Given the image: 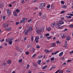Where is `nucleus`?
<instances>
[{
  "instance_id": "b1692460",
  "label": "nucleus",
  "mask_w": 73,
  "mask_h": 73,
  "mask_svg": "<svg viewBox=\"0 0 73 73\" xmlns=\"http://www.w3.org/2000/svg\"><path fill=\"white\" fill-rule=\"evenodd\" d=\"M66 71L67 72H71V70L70 69H67L66 70Z\"/></svg>"
},
{
  "instance_id": "393cba45",
  "label": "nucleus",
  "mask_w": 73,
  "mask_h": 73,
  "mask_svg": "<svg viewBox=\"0 0 73 73\" xmlns=\"http://www.w3.org/2000/svg\"><path fill=\"white\" fill-rule=\"evenodd\" d=\"M66 18H67V19H71V18H72V17H71V16H66Z\"/></svg>"
},
{
  "instance_id": "9b49d317",
  "label": "nucleus",
  "mask_w": 73,
  "mask_h": 73,
  "mask_svg": "<svg viewBox=\"0 0 73 73\" xmlns=\"http://www.w3.org/2000/svg\"><path fill=\"white\" fill-rule=\"evenodd\" d=\"M25 21L24 20V19H22L20 22V23H25Z\"/></svg>"
},
{
  "instance_id": "f704fd0d",
  "label": "nucleus",
  "mask_w": 73,
  "mask_h": 73,
  "mask_svg": "<svg viewBox=\"0 0 73 73\" xmlns=\"http://www.w3.org/2000/svg\"><path fill=\"white\" fill-rule=\"evenodd\" d=\"M16 11L17 12V13H19L20 11V10H19V9H17L16 10Z\"/></svg>"
},
{
  "instance_id": "2eb2a0df",
  "label": "nucleus",
  "mask_w": 73,
  "mask_h": 73,
  "mask_svg": "<svg viewBox=\"0 0 73 73\" xmlns=\"http://www.w3.org/2000/svg\"><path fill=\"white\" fill-rule=\"evenodd\" d=\"M41 60H39L37 61L38 64L39 65H40V64H41Z\"/></svg>"
},
{
  "instance_id": "e433bc0d",
  "label": "nucleus",
  "mask_w": 73,
  "mask_h": 73,
  "mask_svg": "<svg viewBox=\"0 0 73 73\" xmlns=\"http://www.w3.org/2000/svg\"><path fill=\"white\" fill-rule=\"evenodd\" d=\"M64 47V48H67V47H68V44H65Z\"/></svg>"
},
{
  "instance_id": "2f4dec72",
  "label": "nucleus",
  "mask_w": 73,
  "mask_h": 73,
  "mask_svg": "<svg viewBox=\"0 0 73 73\" xmlns=\"http://www.w3.org/2000/svg\"><path fill=\"white\" fill-rule=\"evenodd\" d=\"M31 46H32V45H28L27 46V47L28 48H30V47H31Z\"/></svg>"
},
{
  "instance_id": "de8ad7c7",
  "label": "nucleus",
  "mask_w": 73,
  "mask_h": 73,
  "mask_svg": "<svg viewBox=\"0 0 73 73\" xmlns=\"http://www.w3.org/2000/svg\"><path fill=\"white\" fill-rule=\"evenodd\" d=\"M5 41L4 39H2L1 40L0 42H3V41Z\"/></svg>"
},
{
  "instance_id": "4c0bfd02",
  "label": "nucleus",
  "mask_w": 73,
  "mask_h": 73,
  "mask_svg": "<svg viewBox=\"0 0 73 73\" xmlns=\"http://www.w3.org/2000/svg\"><path fill=\"white\" fill-rule=\"evenodd\" d=\"M49 36V33H47L45 35V36L47 37H48V36Z\"/></svg>"
},
{
  "instance_id": "49530a36",
  "label": "nucleus",
  "mask_w": 73,
  "mask_h": 73,
  "mask_svg": "<svg viewBox=\"0 0 73 73\" xmlns=\"http://www.w3.org/2000/svg\"><path fill=\"white\" fill-rule=\"evenodd\" d=\"M3 20H5V19H6V17L5 16H4L3 17Z\"/></svg>"
},
{
  "instance_id": "4468645a",
  "label": "nucleus",
  "mask_w": 73,
  "mask_h": 73,
  "mask_svg": "<svg viewBox=\"0 0 73 73\" xmlns=\"http://www.w3.org/2000/svg\"><path fill=\"white\" fill-rule=\"evenodd\" d=\"M63 54H64V53L63 52H60L59 55V57H61V56H62L63 55Z\"/></svg>"
},
{
  "instance_id": "7c9ffc66",
  "label": "nucleus",
  "mask_w": 73,
  "mask_h": 73,
  "mask_svg": "<svg viewBox=\"0 0 73 73\" xmlns=\"http://www.w3.org/2000/svg\"><path fill=\"white\" fill-rule=\"evenodd\" d=\"M9 43L10 45H11V44H12V41L11 40H9Z\"/></svg>"
},
{
  "instance_id": "79ce46f5",
  "label": "nucleus",
  "mask_w": 73,
  "mask_h": 73,
  "mask_svg": "<svg viewBox=\"0 0 73 73\" xmlns=\"http://www.w3.org/2000/svg\"><path fill=\"white\" fill-rule=\"evenodd\" d=\"M20 24V22H17L16 23L15 25H19Z\"/></svg>"
},
{
  "instance_id": "412c9836",
  "label": "nucleus",
  "mask_w": 73,
  "mask_h": 73,
  "mask_svg": "<svg viewBox=\"0 0 73 73\" xmlns=\"http://www.w3.org/2000/svg\"><path fill=\"white\" fill-rule=\"evenodd\" d=\"M48 66H44L42 68V69H45L47 68Z\"/></svg>"
},
{
  "instance_id": "f03ea898",
  "label": "nucleus",
  "mask_w": 73,
  "mask_h": 73,
  "mask_svg": "<svg viewBox=\"0 0 73 73\" xmlns=\"http://www.w3.org/2000/svg\"><path fill=\"white\" fill-rule=\"evenodd\" d=\"M45 6H46L45 3H41L39 5L40 9H44Z\"/></svg>"
},
{
  "instance_id": "c9c22d12",
  "label": "nucleus",
  "mask_w": 73,
  "mask_h": 73,
  "mask_svg": "<svg viewBox=\"0 0 73 73\" xmlns=\"http://www.w3.org/2000/svg\"><path fill=\"white\" fill-rule=\"evenodd\" d=\"M29 67H30V66H29V65L27 64V66L26 68V69H28V68H29Z\"/></svg>"
},
{
  "instance_id": "f3484780",
  "label": "nucleus",
  "mask_w": 73,
  "mask_h": 73,
  "mask_svg": "<svg viewBox=\"0 0 73 73\" xmlns=\"http://www.w3.org/2000/svg\"><path fill=\"white\" fill-rule=\"evenodd\" d=\"M46 29L47 31H50L51 29L50 27H47L46 28Z\"/></svg>"
},
{
  "instance_id": "c85d7f7f",
  "label": "nucleus",
  "mask_w": 73,
  "mask_h": 73,
  "mask_svg": "<svg viewBox=\"0 0 73 73\" xmlns=\"http://www.w3.org/2000/svg\"><path fill=\"white\" fill-rule=\"evenodd\" d=\"M23 61V60L21 59H20L19 60V62L20 63H21V62H22Z\"/></svg>"
},
{
  "instance_id": "6e6d98bb",
  "label": "nucleus",
  "mask_w": 73,
  "mask_h": 73,
  "mask_svg": "<svg viewBox=\"0 0 73 73\" xmlns=\"http://www.w3.org/2000/svg\"><path fill=\"white\" fill-rule=\"evenodd\" d=\"M15 3V1H13L12 2H11V4H14Z\"/></svg>"
},
{
  "instance_id": "7ed1b4c3",
  "label": "nucleus",
  "mask_w": 73,
  "mask_h": 73,
  "mask_svg": "<svg viewBox=\"0 0 73 73\" xmlns=\"http://www.w3.org/2000/svg\"><path fill=\"white\" fill-rule=\"evenodd\" d=\"M7 13L9 16H10L11 15V10L9 9L8 8L7 9Z\"/></svg>"
},
{
  "instance_id": "a211bd4d",
  "label": "nucleus",
  "mask_w": 73,
  "mask_h": 73,
  "mask_svg": "<svg viewBox=\"0 0 73 73\" xmlns=\"http://www.w3.org/2000/svg\"><path fill=\"white\" fill-rule=\"evenodd\" d=\"M11 62H12L10 60H8L7 61V64H11Z\"/></svg>"
},
{
  "instance_id": "a878e982",
  "label": "nucleus",
  "mask_w": 73,
  "mask_h": 73,
  "mask_svg": "<svg viewBox=\"0 0 73 73\" xmlns=\"http://www.w3.org/2000/svg\"><path fill=\"white\" fill-rule=\"evenodd\" d=\"M33 40H34V39L33 38V36H32L31 38V41H33Z\"/></svg>"
},
{
  "instance_id": "13d9d810",
  "label": "nucleus",
  "mask_w": 73,
  "mask_h": 73,
  "mask_svg": "<svg viewBox=\"0 0 73 73\" xmlns=\"http://www.w3.org/2000/svg\"><path fill=\"white\" fill-rule=\"evenodd\" d=\"M50 7V5H48V6H47V8H49Z\"/></svg>"
},
{
  "instance_id": "0eeeda50",
  "label": "nucleus",
  "mask_w": 73,
  "mask_h": 73,
  "mask_svg": "<svg viewBox=\"0 0 73 73\" xmlns=\"http://www.w3.org/2000/svg\"><path fill=\"white\" fill-rule=\"evenodd\" d=\"M61 37L62 38H65L66 37V35L65 34H63L61 35Z\"/></svg>"
},
{
  "instance_id": "ddd939ff",
  "label": "nucleus",
  "mask_w": 73,
  "mask_h": 73,
  "mask_svg": "<svg viewBox=\"0 0 73 73\" xmlns=\"http://www.w3.org/2000/svg\"><path fill=\"white\" fill-rule=\"evenodd\" d=\"M40 39V38H39V36H37L35 37V40H39Z\"/></svg>"
},
{
  "instance_id": "58836bf2",
  "label": "nucleus",
  "mask_w": 73,
  "mask_h": 73,
  "mask_svg": "<svg viewBox=\"0 0 73 73\" xmlns=\"http://www.w3.org/2000/svg\"><path fill=\"white\" fill-rule=\"evenodd\" d=\"M67 6L66 5H64L62 6V8H67Z\"/></svg>"
},
{
  "instance_id": "774afa93",
  "label": "nucleus",
  "mask_w": 73,
  "mask_h": 73,
  "mask_svg": "<svg viewBox=\"0 0 73 73\" xmlns=\"http://www.w3.org/2000/svg\"><path fill=\"white\" fill-rule=\"evenodd\" d=\"M59 73H63V71H60L59 72Z\"/></svg>"
},
{
  "instance_id": "39448f33",
  "label": "nucleus",
  "mask_w": 73,
  "mask_h": 73,
  "mask_svg": "<svg viewBox=\"0 0 73 73\" xmlns=\"http://www.w3.org/2000/svg\"><path fill=\"white\" fill-rule=\"evenodd\" d=\"M70 39H71V37L70 36H67L66 37V40L68 41V40H70Z\"/></svg>"
},
{
  "instance_id": "20e7f679",
  "label": "nucleus",
  "mask_w": 73,
  "mask_h": 73,
  "mask_svg": "<svg viewBox=\"0 0 73 73\" xmlns=\"http://www.w3.org/2000/svg\"><path fill=\"white\" fill-rule=\"evenodd\" d=\"M8 25L7 23H3V27H4V28H7V27H8Z\"/></svg>"
},
{
  "instance_id": "37998d69",
  "label": "nucleus",
  "mask_w": 73,
  "mask_h": 73,
  "mask_svg": "<svg viewBox=\"0 0 73 73\" xmlns=\"http://www.w3.org/2000/svg\"><path fill=\"white\" fill-rule=\"evenodd\" d=\"M33 65H34L35 66H37V64L35 62H33Z\"/></svg>"
},
{
  "instance_id": "f8f14e48",
  "label": "nucleus",
  "mask_w": 73,
  "mask_h": 73,
  "mask_svg": "<svg viewBox=\"0 0 73 73\" xmlns=\"http://www.w3.org/2000/svg\"><path fill=\"white\" fill-rule=\"evenodd\" d=\"M35 50H36V49L35 48H33L32 49V50H31V52H32V53H33L35 51Z\"/></svg>"
},
{
  "instance_id": "423d86ee",
  "label": "nucleus",
  "mask_w": 73,
  "mask_h": 73,
  "mask_svg": "<svg viewBox=\"0 0 73 73\" xmlns=\"http://www.w3.org/2000/svg\"><path fill=\"white\" fill-rule=\"evenodd\" d=\"M5 30L7 31H11L12 30V29L11 27H9V28H7Z\"/></svg>"
},
{
  "instance_id": "4d7b16f0",
  "label": "nucleus",
  "mask_w": 73,
  "mask_h": 73,
  "mask_svg": "<svg viewBox=\"0 0 73 73\" xmlns=\"http://www.w3.org/2000/svg\"><path fill=\"white\" fill-rule=\"evenodd\" d=\"M42 15V13H41L40 12L39 13V15L41 16Z\"/></svg>"
},
{
  "instance_id": "864d4df0",
  "label": "nucleus",
  "mask_w": 73,
  "mask_h": 73,
  "mask_svg": "<svg viewBox=\"0 0 73 73\" xmlns=\"http://www.w3.org/2000/svg\"><path fill=\"white\" fill-rule=\"evenodd\" d=\"M23 19L24 20H26V21H27L28 20V19L27 18H23Z\"/></svg>"
},
{
  "instance_id": "4be33fe9",
  "label": "nucleus",
  "mask_w": 73,
  "mask_h": 73,
  "mask_svg": "<svg viewBox=\"0 0 73 73\" xmlns=\"http://www.w3.org/2000/svg\"><path fill=\"white\" fill-rule=\"evenodd\" d=\"M56 43L57 44H61V42H60V41L58 40L56 41Z\"/></svg>"
},
{
  "instance_id": "8fccbe9b",
  "label": "nucleus",
  "mask_w": 73,
  "mask_h": 73,
  "mask_svg": "<svg viewBox=\"0 0 73 73\" xmlns=\"http://www.w3.org/2000/svg\"><path fill=\"white\" fill-rule=\"evenodd\" d=\"M50 61V60H46V63H48V62H49Z\"/></svg>"
},
{
  "instance_id": "a18cd8bd",
  "label": "nucleus",
  "mask_w": 73,
  "mask_h": 73,
  "mask_svg": "<svg viewBox=\"0 0 73 73\" xmlns=\"http://www.w3.org/2000/svg\"><path fill=\"white\" fill-rule=\"evenodd\" d=\"M69 27L70 28H73V25H72V24L70 25H69Z\"/></svg>"
},
{
  "instance_id": "3c124183",
  "label": "nucleus",
  "mask_w": 73,
  "mask_h": 73,
  "mask_svg": "<svg viewBox=\"0 0 73 73\" xmlns=\"http://www.w3.org/2000/svg\"><path fill=\"white\" fill-rule=\"evenodd\" d=\"M47 38H48L49 39L50 38H52V36H50L47 37Z\"/></svg>"
},
{
  "instance_id": "bb28decb",
  "label": "nucleus",
  "mask_w": 73,
  "mask_h": 73,
  "mask_svg": "<svg viewBox=\"0 0 73 73\" xmlns=\"http://www.w3.org/2000/svg\"><path fill=\"white\" fill-rule=\"evenodd\" d=\"M65 11H62L60 12V13L61 14H63V13H65Z\"/></svg>"
},
{
  "instance_id": "69168bd1",
  "label": "nucleus",
  "mask_w": 73,
  "mask_h": 73,
  "mask_svg": "<svg viewBox=\"0 0 73 73\" xmlns=\"http://www.w3.org/2000/svg\"><path fill=\"white\" fill-rule=\"evenodd\" d=\"M69 53L70 54H72V53H73V50H72V51L70 52Z\"/></svg>"
},
{
  "instance_id": "5701e85b",
  "label": "nucleus",
  "mask_w": 73,
  "mask_h": 73,
  "mask_svg": "<svg viewBox=\"0 0 73 73\" xmlns=\"http://www.w3.org/2000/svg\"><path fill=\"white\" fill-rule=\"evenodd\" d=\"M3 6V3H1L0 5V8H2Z\"/></svg>"
},
{
  "instance_id": "a19ab883",
  "label": "nucleus",
  "mask_w": 73,
  "mask_h": 73,
  "mask_svg": "<svg viewBox=\"0 0 73 73\" xmlns=\"http://www.w3.org/2000/svg\"><path fill=\"white\" fill-rule=\"evenodd\" d=\"M36 48L37 49H39L40 48V46L39 45H36Z\"/></svg>"
},
{
  "instance_id": "ea45409f",
  "label": "nucleus",
  "mask_w": 73,
  "mask_h": 73,
  "mask_svg": "<svg viewBox=\"0 0 73 73\" xmlns=\"http://www.w3.org/2000/svg\"><path fill=\"white\" fill-rule=\"evenodd\" d=\"M50 60L51 61H53V60H54V58L52 57L51 58Z\"/></svg>"
},
{
  "instance_id": "aec40b11",
  "label": "nucleus",
  "mask_w": 73,
  "mask_h": 73,
  "mask_svg": "<svg viewBox=\"0 0 73 73\" xmlns=\"http://www.w3.org/2000/svg\"><path fill=\"white\" fill-rule=\"evenodd\" d=\"M28 23H33V21H32V19H30L29 20Z\"/></svg>"
},
{
  "instance_id": "c756f323",
  "label": "nucleus",
  "mask_w": 73,
  "mask_h": 73,
  "mask_svg": "<svg viewBox=\"0 0 73 73\" xmlns=\"http://www.w3.org/2000/svg\"><path fill=\"white\" fill-rule=\"evenodd\" d=\"M23 50L22 48H19V52H22Z\"/></svg>"
},
{
  "instance_id": "473e14b6",
  "label": "nucleus",
  "mask_w": 73,
  "mask_h": 73,
  "mask_svg": "<svg viewBox=\"0 0 73 73\" xmlns=\"http://www.w3.org/2000/svg\"><path fill=\"white\" fill-rule=\"evenodd\" d=\"M60 24L59 23L57 24V26L56 27L57 28H59V27H60L59 26V25H60Z\"/></svg>"
},
{
  "instance_id": "e2e57ef3",
  "label": "nucleus",
  "mask_w": 73,
  "mask_h": 73,
  "mask_svg": "<svg viewBox=\"0 0 73 73\" xmlns=\"http://www.w3.org/2000/svg\"><path fill=\"white\" fill-rule=\"evenodd\" d=\"M27 39V38L25 37H24V41H25V40H26Z\"/></svg>"
},
{
  "instance_id": "338daca9",
  "label": "nucleus",
  "mask_w": 73,
  "mask_h": 73,
  "mask_svg": "<svg viewBox=\"0 0 73 73\" xmlns=\"http://www.w3.org/2000/svg\"><path fill=\"white\" fill-rule=\"evenodd\" d=\"M19 47L18 46H15V49H19Z\"/></svg>"
},
{
  "instance_id": "052dcab7",
  "label": "nucleus",
  "mask_w": 73,
  "mask_h": 73,
  "mask_svg": "<svg viewBox=\"0 0 73 73\" xmlns=\"http://www.w3.org/2000/svg\"><path fill=\"white\" fill-rule=\"evenodd\" d=\"M42 38V35H40V38Z\"/></svg>"
},
{
  "instance_id": "f257e3e1",
  "label": "nucleus",
  "mask_w": 73,
  "mask_h": 73,
  "mask_svg": "<svg viewBox=\"0 0 73 73\" xmlns=\"http://www.w3.org/2000/svg\"><path fill=\"white\" fill-rule=\"evenodd\" d=\"M44 29H45L43 27L41 29H39L38 30H37L36 31V32L38 34H41V32H44Z\"/></svg>"
},
{
  "instance_id": "6e6552de",
  "label": "nucleus",
  "mask_w": 73,
  "mask_h": 73,
  "mask_svg": "<svg viewBox=\"0 0 73 73\" xmlns=\"http://www.w3.org/2000/svg\"><path fill=\"white\" fill-rule=\"evenodd\" d=\"M29 28H28L29 29L27 30H29V32L31 31H32L33 30V28H32V27L31 26H29Z\"/></svg>"
},
{
  "instance_id": "cd10ccee",
  "label": "nucleus",
  "mask_w": 73,
  "mask_h": 73,
  "mask_svg": "<svg viewBox=\"0 0 73 73\" xmlns=\"http://www.w3.org/2000/svg\"><path fill=\"white\" fill-rule=\"evenodd\" d=\"M52 45L54 47L56 46V44H55V43H52Z\"/></svg>"
},
{
  "instance_id": "9d476101",
  "label": "nucleus",
  "mask_w": 73,
  "mask_h": 73,
  "mask_svg": "<svg viewBox=\"0 0 73 73\" xmlns=\"http://www.w3.org/2000/svg\"><path fill=\"white\" fill-rule=\"evenodd\" d=\"M29 30H27L26 31L25 33V35H28V34L29 32Z\"/></svg>"
},
{
  "instance_id": "680f3d73",
  "label": "nucleus",
  "mask_w": 73,
  "mask_h": 73,
  "mask_svg": "<svg viewBox=\"0 0 73 73\" xmlns=\"http://www.w3.org/2000/svg\"><path fill=\"white\" fill-rule=\"evenodd\" d=\"M25 1L24 0H22L21 1V3H24V2H25Z\"/></svg>"
},
{
  "instance_id": "bf43d9fd",
  "label": "nucleus",
  "mask_w": 73,
  "mask_h": 73,
  "mask_svg": "<svg viewBox=\"0 0 73 73\" xmlns=\"http://www.w3.org/2000/svg\"><path fill=\"white\" fill-rule=\"evenodd\" d=\"M9 6L10 7H12V4H10L9 5Z\"/></svg>"
},
{
  "instance_id": "72a5a7b5",
  "label": "nucleus",
  "mask_w": 73,
  "mask_h": 73,
  "mask_svg": "<svg viewBox=\"0 0 73 73\" xmlns=\"http://www.w3.org/2000/svg\"><path fill=\"white\" fill-rule=\"evenodd\" d=\"M45 51L47 53H49V52H50V51L48 50H45Z\"/></svg>"
},
{
  "instance_id": "603ef678",
  "label": "nucleus",
  "mask_w": 73,
  "mask_h": 73,
  "mask_svg": "<svg viewBox=\"0 0 73 73\" xmlns=\"http://www.w3.org/2000/svg\"><path fill=\"white\" fill-rule=\"evenodd\" d=\"M59 52V51H57L54 53V54H57V53H58Z\"/></svg>"
},
{
  "instance_id": "1a4fd4ad",
  "label": "nucleus",
  "mask_w": 73,
  "mask_h": 73,
  "mask_svg": "<svg viewBox=\"0 0 73 73\" xmlns=\"http://www.w3.org/2000/svg\"><path fill=\"white\" fill-rule=\"evenodd\" d=\"M13 14L14 15V16H15V17H17V14L15 11L13 12Z\"/></svg>"
},
{
  "instance_id": "dca6fc26",
  "label": "nucleus",
  "mask_w": 73,
  "mask_h": 73,
  "mask_svg": "<svg viewBox=\"0 0 73 73\" xmlns=\"http://www.w3.org/2000/svg\"><path fill=\"white\" fill-rule=\"evenodd\" d=\"M59 23L60 24H64V22L62 21H60Z\"/></svg>"
},
{
  "instance_id": "0e129e2a",
  "label": "nucleus",
  "mask_w": 73,
  "mask_h": 73,
  "mask_svg": "<svg viewBox=\"0 0 73 73\" xmlns=\"http://www.w3.org/2000/svg\"><path fill=\"white\" fill-rule=\"evenodd\" d=\"M3 65L4 66H5V65H7V63H4L3 64Z\"/></svg>"
},
{
  "instance_id": "09e8293b",
  "label": "nucleus",
  "mask_w": 73,
  "mask_h": 73,
  "mask_svg": "<svg viewBox=\"0 0 73 73\" xmlns=\"http://www.w3.org/2000/svg\"><path fill=\"white\" fill-rule=\"evenodd\" d=\"M36 54H34L32 56V57L33 58H35V56H36Z\"/></svg>"
},
{
  "instance_id": "5fc2aeb1",
  "label": "nucleus",
  "mask_w": 73,
  "mask_h": 73,
  "mask_svg": "<svg viewBox=\"0 0 73 73\" xmlns=\"http://www.w3.org/2000/svg\"><path fill=\"white\" fill-rule=\"evenodd\" d=\"M39 57L40 58H42V55H40L39 56Z\"/></svg>"
},
{
  "instance_id": "c03bdc74",
  "label": "nucleus",
  "mask_w": 73,
  "mask_h": 73,
  "mask_svg": "<svg viewBox=\"0 0 73 73\" xmlns=\"http://www.w3.org/2000/svg\"><path fill=\"white\" fill-rule=\"evenodd\" d=\"M61 4H65V2H64V1H61Z\"/></svg>"
},
{
  "instance_id": "6ab92c4d",
  "label": "nucleus",
  "mask_w": 73,
  "mask_h": 73,
  "mask_svg": "<svg viewBox=\"0 0 73 73\" xmlns=\"http://www.w3.org/2000/svg\"><path fill=\"white\" fill-rule=\"evenodd\" d=\"M55 25H56V23H55V22L51 24V26H52V27H54V26Z\"/></svg>"
}]
</instances>
